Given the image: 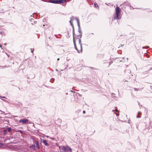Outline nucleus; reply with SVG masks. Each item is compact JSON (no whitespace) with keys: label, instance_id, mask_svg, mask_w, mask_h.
Segmentation results:
<instances>
[{"label":"nucleus","instance_id":"f8f14e48","mask_svg":"<svg viewBox=\"0 0 152 152\" xmlns=\"http://www.w3.org/2000/svg\"><path fill=\"white\" fill-rule=\"evenodd\" d=\"M42 142L44 145L46 146H48L49 145V144L47 142V141L45 140H42Z\"/></svg>","mask_w":152,"mask_h":152},{"label":"nucleus","instance_id":"a18cd8bd","mask_svg":"<svg viewBox=\"0 0 152 152\" xmlns=\"http://www.w3.org/2000/svg\"><path fill=\"white\" fill-rule=\"evenodd\" d=\"M66 95H68V93H66Z\"/></svg>","mask_w":152,"mask_h":152},{"label":"nucleus","instance_id":"b1692460","mask_svg":"<svg viewBox=\"0 0 152 152\" xmlns=\"http://www.w3.org/2000/svg\"><path fill=\"white\" fill-rule=\"evenodd\" d=\"M6 98V97L5 96H0V98Z\"/></svg>","mask_w":152,"mask_h":152},{"label":"nucleus","instance_id":"09e8293b","mask_svg":"<svg viewBox=\"0 0 152 152\" xmlns=\"http://www.w3.org/2000/svg\"><path fill=\"white\" fill-rule=\"evenodd\" d=\"M0 47L1 48V45H0Z\"/></svg>","mask_w":152,"mask_h":152},{"label":"nucleus","instance_id":"c85d7f7f","mask_svg":"<svg viewBox=\"0 0 152 152\" xmlns=\"http://www.w3.org/2000/svg\"><path fill=\"white\" fill-rule=\"evenodd\" d=\"M3 144L2 143H0V147H1L2 146H3Z\"/></svg>","mask_w":152,"mask_h":152},{"label":"nucleus","instance_id":"a19ab883","mask_svg":"<svg viewBox=\"0 0 152 152\" xmlns=\"http://www.w3.org/2000/svg\"><path fill=\"white\" fill-rule=\"evenodd\" d=\"M2 100L4 101L7 102V101L5 99H2Z\"/></svg>","mask_w":152,"mask_h":152},{"label":"nucleus","instance_id":"a878e982","mask_svg":"<svg viewBox=\"0 0 152 152\" xmlns=\"http://www.w3.org/2000/svg\"><path fill=\"white\" fill-rule=\"evenodd\" d=\"M142 74H147V71H145V72H144L142 73Z\"/></svg>","mask_w":152,"mask_h":152},{"label":"nucleus","instance_id":"cd10ccee","mask_svg":"<svg viewBox=\"0 0 152 152\" xmlns=\"http://www.w3.org/2000/svg\"><path fill=\"white\" fill-rule=\"evenodd\" d=\"M136 117L137 118H140V116H139V115H137V116H136Z\"/></svg>","mask_w":152,"mask_h":152},{"label":"nucleus","instance_id":"6e6d98bb","mask_svg":"<svg viewBox=\"0 0 152 152\" xmlns=\"http://www.w3.org/2000/svg\"><path fill=\"white\" fill-rule=\"evenodd\" d=\"M1 129V128L0 127V129Z\"/></svg>","mask_w":152,"mask_h":152},{"label":"nucleus","instance_id":"4d7b16f0","mask_svg":"<svg viewBox=\"0 0 152 152\" xmlns=\"http://www.w3.org/2000/svg\"><path fill=\"white\" fill-rule=\"evenodd\" d=\"M118 93H119V91H118Z\"/></svg>","mask_w":152,"mask_h":152},{"label":"nucleus","instance_id":"473e14b6","mask_svg":"<svg viewBox=\"0 0 152 152\" xmlns=\"http://www.w3.org/2000/svg\"><path fill=\"white\" fill-rule=\"evenodd\" d=\"M31 52L33 53V51H34V49H31Z\"/></svg>","mask_w":152,"mask_h":152},{"label":"nucleus","instance_id":"7ed1b4c3","mask_svg":"<svg viewBox=\"0 0 152 152\" xmlns=\"http://www.w3.org/2000/svg\"><path fill=\"white\" fill-rule=\"evenodd\" d=\"M74 20H75L76 21L77 23V26L78 27V28H80V26L79 20L76 17H74L73 16H72L70 17V20L69 21V22L70 24L72 26V28H74L73 24L72 23L73 21Z\"/></svg>","mask_w":152,"mask_h":152},{"label":"nucleus","instance_id":"4468645a","mask_svg":"<svg viewBox=\"0 0 152 152\" xmlns=\"http://www.w3.org/2000/svg\"><path fill=\"white\" fill-rule=\"evenodd\" d=\"M30 21L31 22V23L32 25H34V24H36L37 23V22L35 21L32 18H31L30 19Z\"/></svg>","mask_w":152,"mask_h":152},{"label":"nucleus","instance_id":"9b49d317","mask_svg":"<svg viewBox=\"0 0 152 152\" xmlns=\"http://www.w3.org/2000/svg\"><path fill=\"white\" fill-rule=\"evenodd\" d=\"M35 143L36 144V147L37 148L38 150H39L40 148V147L39 145V143L38 141L37 140H36L35 141Z\"/></svg>","mask_w":152,"mask_h":152},{"label":"nucleus","instance_id":"a211bd4d","mask_svg":"<svg viewBox=\"0 0 152 152\" xmlns=\"http://www.w3.org/2000/svg\"><path fill=\"white\" fill-rule=\"evenodd\" d=\"M124 3L126 5H128L129 4V2L128 1L125 2H124Z\"/></svg>","mask_w":152,"mask_h":152},{"label":"nucleus","instance_id":"58836bf2","mask_svg":"<svg viewBox=\"0 0 152 152\" xmlns=\"http://www.w3.org/2000/svg\"><path fill=\"white\" fill-rule=\"evenodd\" d=\"M78 95H79V96H82V95H81V94H78Z\"/></svg>","mask_w":152,"mask_h":152},{"label":"nucleus","instance_id":"de8ad7c7","mask_svg":"<svg viewBox=\"0 0 152 152\" xmlns=\"http://www.w3.org/2000/svg\"><path fill=\"white\" fill-rule=\"evenodd\" d=\"M1 135H2V134H1V133L0 132V136Z\"/></svg>","mask_w":152,"mask_h":152},{"label":"nucleus","instance_id":"ea45409f","mask_svg":"<svg viewBox=\"0 0 152 152\" xmlns=\"http://www.w3.org/2000/svg\"><path fill=\"white\" fill-rule=\"evenodd\" d=\"M121 46H122V47H123L124 45V44H123V45H122V44H121Z\"/></svg>","mask_w":152,"mask_h":152},{"label":"nucleus","instance_id":"9d476101","mask_svg":"<svg viewBox=\"0 0 152 152\" xmlns=\"http://www.w3.org/2000/svg\"><path fill=\"white\" fill-rule=\"evenodd\" d=\"M29 148L31 150L34 151L36 150V146L35 145H32L30 146Z\"/></svg>","mask_w":152,"mask_h":152},{"label":"nucleus","instance_id":"5701e85b","mask_svg":"<svg viewBox=\"0 0 152 152\" xmlns=\"http://www.w3.org/2000/svg\"><path fill=\"white\" fill-rule=\"evenodd\" d=\"M145 55L148 58H149L150 57V56L146 53H145Z\"/></svg>","mask_w":152,"mask_h":152},{"label":"nucleus","instance_id":"ddd939ff","mask_svg":"<svg viewBox=\"0 0 152 152\" xmlns=\"http://www.w3.org/2000/svg\"><path fill=\"white\" fill-rule=\"evenodd\" d=\"M121 37V38L120 39H121V41L123 42H126V37L125 36V37L124 38H123L122 37Z\"/></svg>","mask_w":152,"mask_h":152},{"label":"nucleus","instance_id":"2f4dec72","mask_svg":"<svg viewBox=\"0 0 152 152\" xmlns=\"http://www.w3.org/2000/svg\"><path fill=\"white\" fill-rule=\"evenodd\" d=\"M5 54L7 55V56L8 57H9L10 56V55L9 54H8L6 53H5Z\"/></svg>","mask_w":152,"mask_h":152},{"label":"nucleus","instance_id":"f257e3e1","mask_svg":"<svg viewBox=\"0 0 152 152\" xmlns=\"http://www.w3.org/2000/svg\"><path fill=\"white\" fill-rule=\"evenodd\" d=\"M57 146H58L61 152H72L71 148L68 145L60 146L57 145Z\"/></svg>","mask_w":152,"mask_h":152},{"label":"nucleus","instance_id":"dca6fc26","mask_svg":"<svg viewBox=\"0 0 152 152\" xmlns=\"http://www.w3.org/2000/svg\"><path fill=\"white\" fill-rule=\"evenodd\" d=\"M0 34L2 36H5V34L4 32L2 31H1L0 30Z\"/></svg>","mask_w":152,"mask_h":152},{"label":"nucleus","instance_id":"bb28decb","mask_svg":"<svg viewBox=\"0 0 152 152\" xmlns=\"http://www.w3.org/2000/svg\"><path fill=\"white\" fill-rule=\"evenodd\" d=\"M6 67V66H0V67L2 68H5Z\"/></svg>","mask_w":152,"mask_h":152},{"label":"nucleus","instance_id":"0eeeda50","mask_svg":"<svg viewBox=\"0 0 152 152\" xmlns=\"http://www.w3.org/2000/svg\"><path fill=\"white\" fill-rule=\"evenodd\" d=\"M73 42L74 45L75 49L77 51V52L78 53H80V50L77 49V47L76 44L75 42V38H74V36H73Z\"/></svg>","mask_w":152,"mask_h":152},{"label":"nucleus","instance_id":"7c9ffc66","mask_svg":"<svg viewBox=\"0 0 152 152\" xmlns=\"http://www.w3.org/2000/svg\"><path fill=\"white\" fill-rule=\"evenodd\" d=\"M141 114V113L140 112H138V115H139Z\"/></svg>","mask_w":152,"mask_h":152},{"label":"nucleus","instance_id":"79ce46f5","mask_svg":"<svg viewBox=\"0 0 152 152\" xmlns=\"http://www.w3.org/2000/svg\"><path fill=\"white\" fill-rule=\"evenodd\" d=\"M54 79H53V81H52V82H52V83H53V82H54Z\"/></svg>","mask_w":152,"mask_h":152},{"label":"nucleus","instance_id":"f3484780","mask_svg":"<svg viewBox=\"0 0 152 152\" xmlns=\"http://www.w3.org/2000/svg\"><path fill=\"white\" fill-rule=\"evenodd\" d=\"M0 111H1V114H4V115H7V114H10V113H4V112L3 111H1V110H0Z\"/></svg>","mask_w":152,"mask_h":152},{"label":"nucleus","instance_id":"5fc2aeb1","mask_svg":"<svg viewBox=\"0 0 152 152\" xmlns=\"http://www.w3.org/2000/svg\"><path fill=\"white\" fill-rule=\"evenodd\" d=\"M32 15H31V17H32Z\"/></svg>","mask_w":152,"mask_h":152},{"label":"nucleus","instance_id":"6ab92c4d","mask_svg":"<svg viewBox=\"0 0 152 152\" xmlns=\"http://www.w3.org/2000/svg\"><path fill=\"white\" fill-rule=\"evenodd\" d=\"M149 48V46H146V47H145V46H143L142 47V48L143 49H148V48Z\"/></svg>","mask_w":152,"mask_h":152},{"label":"nucleus","instance_id":"8fccbe9b","mask_svg":"<svg viewBox=\"0 0 152 152\" xmlns=\"http://www.w3.org/2000/svg\"><path fill=\"white\" fill-rule=\"evenodd\" d=\"M59 60V58H57V60Z\"/></svg>","mask_w":152,"mask_h":152},{"label":"nucleus","instance_id":"4be33fe9","mask_svg":"<svg viewBox=\"0 0 152 152\" xmlns=\"http://www.w3.org/2000/svg\"><path fill=\"white\" fill-rule=\"evenodd\" d=\"M134 89L135 91H139V89L134 88Z\"/></svg>","mask_w":152,"mask_h":152},{"label":"nucleus","instance_id":"72a5a7b5","mask_svg":"<svg viewBox=\"0 0 152 152\" xmlns=\"http://www.w3.org/2000/svg\"><path fill=\"white\" fill-rule=\"evenodd\" d=\"M73 29V31H73V35H74L75 29Z\"/></svg>","mask_w":152,"mask_h":152},{"label":"nucleus","instance_id":"3c124183","mask_svg":"<svg viewBox=\"0 0 152 152\" xmlns=\"http://www.w3.org/2000/svg\"><path fill=\"white\" fill-rule=\"evenodd\" d=\"M15 117H17L18 116H14Z\"/></svg>","mask_w":152,"mask_h":152},{"label":"nucleus","instance_id":"f704fd0d","mask_svg":"<svg viewBox=\"0 0 152 152\" xmlns=\"http://www.w3.org/2000/svg\"><path fill=\"white\" fill-rule=\"evenodd\" d=\"M115 95V94H114V93H113V94H112V96H114V97H115V96L114 95Z\"/></svg>","mask_w":152,"mask_h":152},{"label":"nucleus","instance_id":"39448f33","mask_svg":"<svg viewBox=\"0 0 152 152\" xmlns=\"http://www.w3.org/2000/svg\"><path fill=\"white\" fill-rule=\"evenodd\" d=\"M0 132L2 134V135L4 136L8 134L6 128L3 127L1 128V129H0Z\"/></svg>","mask_w":152,"mask_h":152},{"label":"nucleus","instance_id":"1a4fd4ad","mask_svg":"<svg viewBox=\"0 0 152 152\" xmlns=\"http://www.w3.org/2000/svg\"><path fill=\"white\" fill-rule=\"evenodd\" d=\"M6 129L7 130V132H8V134L12 133V129L11 127H7L6 128Z\"/></svg>","mask_w":152,"mask_h":152},{"label":"nucleus","instance_id":"864d4df0","mask_svg":"<svg viewBox=\"0 0 152 152\" xmlns=\"http://www.w3.org/2000/svg\"><path fill=\"white\" fill-rule=\"evenodd\" d=\"M43 26H45V25L43 24Z\"/></svg>","mask_w":152,"mask_h":152},{"label":"nucleus","instance_id":"13d9d810","mask_svg":"<svg viewBox=\"0 0 152 152\" xmlns=\"http://www.w3.org/2000/svg\"><path fill=\"white\" fill-rule=\"evenodd\" d=\"M106 4H107V3H106Z\"/></svg>","mask_w":152,"mask_h":152},{"label":"nucleus","instance_id":"e433bc0d","mask_svg":"<svg viewBox=\"0 0 152 152\" xmlns=\"http://www.w3.org/2000/svg\"><path fill=\"white\" fill-rule=\"evenodd\" d=\"M152 69V67L151 68L149 69L148 70V71H150V70H151Z\"/></svg>","mask_w":152,"mask_h":152},{"label":"nucleus","instance_id":"f03ea898","mask_svg":"<svg viewBox=\"0 0 152 152\" xmlns=\"http://www.w3.org/2000/svg\"><path fill=\"white\" fill-rule=\"evenodd\" d=\"M121 10L120 8L118 6H117L115 9V16L114 18V20L121 19Z\"/></svg>","mask_w":152,"mask_h":152},{"label":"nucleus","instance_id":"20e7f679","mask_svg":"<svg viewBox=\"0 0 152 152\" xmlns=\"http://www.w3.org/2000/svg\"><path fill=\"white\" fill-rule=\"evenodd\" d=\"M48 2L56 4H61L66 2V0H50Z\"/></svg>","mask_w":152,"mask_h":152},{"label":"nucleus","instance_id":"49530a36","mask_svg":"<svg viewBox=\"0 0 152 152\" xmlns=\"http://www.w3.org/2000/svg\"><path fill=\"white\" fill-rule=\"evenodd\" d=\"M4 45H7V44L6 43H4Z\"/></svg>","mask_w":152,"mask_h":152},{"label":"nucleus","instance_id":"aec40b11","mask_svg":"<svg viewBox=\"0 0 152 152\" xmlns=\"http://www.w3.org/2000/svg\"><path fill=\"white\" fill-rule=\"evenodd\" d=\"M57 121H59V122L61 123L62 122V120L61 119L58 118L57 120Z\"/></svg>","mask_w":152,"mask_h":152},{"label":"nucleus","instance_id":"c03bdc74","mask_svg":"<svg viewBox=\"0 0 152 152\" xmlns=\"http://www.w3.org/2000/svg\"><path fill=\"white\" fill-rule=\"evenodd\" d=\"M116 115L117 116H118V115L117 113H116Z\"/></svg>","mask_w":152,"mask_h":152},{"label":"nucleus","instance_id":"412c9836","mask_svg":"<svg viewBox=\"0 0 152 152\" xmlns=\"http://www.w3.org/2000/svg\"><path fill=\"white\" fill-rule=\"evenodd\" d=\"M94 5L95 7H98V4L96 3H94Z\"/></svg>","mask_w":152,"mask_h":152},{"label":"nucleus","instance_id":"6e6552de","mask_svg":"<svg viewBox=\"0 0 152 152\" xmlns=\"http://www.w3.org/2000/svg\"><path fill=\"white\" fill-rule=\"evenodd\" d=\"M77 39H79V44L80 45V53L81 52V53L82 52V47L81 44V39L78 38Z\"/></svg>","mask_w":152,"mask_h":152},{"label":"nucleus","instance_id":"37998d69","mask_svg":"<svg viewBox=\"0 0 152 152\" xmlns=\"http://www.w3.org/2000/svg\"><path fill=\"white\" fill-rule=\"evenodd\" d=\"M50 139L52 140H53L54 139L53 138H50Z\"/></svg>","mask_w":152,"mask_h":152},{"label":"nucleus","instance_id":"4c0bfd02","mask_svg":"<svg viewBox=\"0 0 152 152\" xmlns=\"http://www.w3.org/2000/svg\"><path fill=\"white\" fill-rule=\"evenodd\" d=\"M69 91H70V92H73V91L72 90H70ZM73 92L74 93H75V92Z\"/></svg>","mask_w":152,"mask_h":152},{"label":"nucleus","instance_id":"c756f323","mask_svg":"<svg viewBox=\"0 0 152 152\" xmlns=\"http://www.w3.org/2000/svg\"><path fill=\"white\" fill-rule=\"evenodd\" d=\"M89 68L91 69L92 70H93V69H94V68L92 67H89Z\"/></svg>","mask_w":152,"mask_h":152},{"label":"nucleus","instance_id":"423d86ee","mask_svg":"<svg viewBox=\"0 0 152 152\" xmlns=\"http://www.w3.org/2000/svg\"><path fill=\"white\" fill-rule=\"evenodd\" d=\"M28 120L26 119H20L19 120L20 123H22L23 124H25L28 123Z\"/></svg>","mask_w":152,"mask_h":152},{"label":"nucleus","instance_id":"603ef678","mask_svg":"<svg viewBox=\"0 0 152 152\" xmlns=\"http://www.w3.org/2000/svg\"><path fill=\"white\" fill-rule=\"evenodd\" d=\"M52 79H51L50 80V81H51V80H52Z\"/></svg>","mask_w":152,"mask_h":152},{"label":"nucleus","instance_id":"2eb2a0df","mask_svg":"<svg viewBox=\"0 0 152 152\" xmlns=\"http://www.w3.org/2000/svg\"><path fill=\"white\" fill-rule=\"evenodd\" d=\"M78 31L79 32V35L77 36H80V38H81V37L82 35V33L81 32L80 29H78Z\"/></svg>","mask_w":152,"mask_h":152},{"label":"nucleus","instance_id":"c9c22d12","mask_svg":"<svg viewBox=\"0 0 152 152\" xmlns=\"http://www.w3.org/2000/svg\"><path fill=\"white\" fill-rule=\"evenodd\" d=\"M83 113L85 114L86 113V111L85 110L83 111Z\"/></svg>","mask_w":152,"mask_h":152},{"label":"nucleus","instance_id":"393cba45","mask_svg":"<svg viewBox=\"0 0 152 152\" xmlns=\"http://www.w3.org/2000/svg\"><path fill=\"white\" fill-rule=\"evenodd\" d=\"M17 132H19L20 133H22V131L21 130H18Z\"/></svg>","mask_w":152,"mask_h":152}]
</instances>
